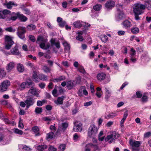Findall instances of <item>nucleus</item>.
Segmentation results:
<instances>
[{
	"mask_svg": "<svg viewBox=\"0 0 151 151\" xmlns=\"http://www.w3.org/2000/svg\"><path fill=\"white\" fill-rule=\"evenodd\" d=\"M146 8V5L139 3H136L132 6V11L134 14L135 19L139 20L140 18L139 15L142 14L144 12V10Z\"/></svg>",
	"mask_w": 151,
	"mask_h": 151,
	"instance_id": "f257e3e1",
	"label": "nucleus"
},
{
	"mask_svg": "<svg viewBox=\"0 0 151 151\" xmlns=\"http://www.w3.org/2000/svg\"><path fill=\"white\" fill-rule=\"evenodd\" d=\"M14 37L10 35H5L4 36V44L5 48L9 50L12 47V45L14 44V42L13 40Z\"/></svg>",
	"mask_w": 151,
	"mask_h": 151,
	"instance_id": "f03ea898",
	"label": "nucleus"
},
{
	"mask_svg": "<svg viewBox=\"0 0 151 151\" xmlns=\"http://www.w3.org/2000/svg\"><path fill=\"white\" fill-rule=\"evenodd\" d=\"M26 32V29L25 27L19 26L17 29V34L20 38L24 40L25 37V34Z\"/></svg>",
	"mask_w": 151,
	"mask_h": 151,
	"instance_id": "7ed1b4c3",
	"label": "nucleus"
},
{
	"mask_svg": "<svg viewBox=\"0 0 151 151\" xmlns=\"http://www.w3.org/2000/svg\"><path fill=\"white\" fill-rule=\"evenodd\" d=\"M98 131V129L95 125H91L88 129V137L90 138L94 137L97 133Z\"/></svg>",
	"mask_w": 151,
	"mask_h": 151,
	"instance_id": "20e7f679",
	"label": "nucleus"
},
{
	"mask_svg": "<svg viewBox=\"0 0 151 151\" xmlns=\"http://www.w3.org/2000/svg\"><path fill=\"white\" fill-rule=\"evenodd\" d=\"M141 144L140 141H133L132 140L129 141V144L132 147V151H139L140 149L139 147Z\"/></svg>",
	"mask_w": 151,
	"mask_h": 151,
	"instance_id": "39448f33",
	"label": "nucleus"
},
{
	"mask_svg": "<svg viewBox=\"0 0 151 151\" xmlns=\"http://www.w3.org/2000/svg\"><path fill=\"white\" fill-rule=\"evenodd\" d=\"M10 85V83L8 80L4 81L0 84V86L1 87L0 91L1 92L6 91Z\"/></svg>",
	"mask_w": 151,
	"mask_h": 151,
	"instance_id": "423d86ee",
	"label": "nucleus"
},
{
	"mask_svg": "<svg viewBox=\"0 0 151 151\" xmlns=\"http://www.w3.org/2000/svg\"><path fill=\"white\" fill-rule=\"evenodd\" d=\"M115 5V2L113 1L109 0L107 1L105 4V7L108 10H110L114 7Z\"/></svg>",
	"mask_w": 151,
	"mask_h": 151,
	"instance_id": "0eeeda50",
	"label": "nucleus"
},
{
	"mask_svg": "<svg viewBox=\"0 0 151 151\" xmlns=\"http://www.w3.org/2000/svg\"><path fill=\"white\" fill-rule=\"evenodd\" d=\"M25 102L26 104V109H27L30 106L34 104L35 101L32 98L30 97L27 98L25 101Z\"/></svg>",
	"mask_w": 151,
	"mask_h": 151,
	"instance_id": "6e6552de",
	"label": "nucleus"
},
{
	"mask_svg": "<svg viewBox=\"0 0 151 151\" xmlns=\"http://www.w3.org/2000/svg\"><path fill=\"white\" fill-rule=\"evenodd\" d=\"M68 126V123L64 122L62 123V127H59L58 128L57 133H60L61 132H64Z\"/></svg>",
	"mask_w": 151,
	"mask_h": 151,
	"instance_id": "1a4fd4ad",
	"label": "nucleus"
},
{
	"mask_svg": "<svg viewBox=\"0 0 151 151\" xmlns=\"http://www.w3.org/2000/svg\"><path fill=\"white\" fill-rule=\"evenodd\" d=\"M82 124L79 122H76L74 124V131L76 132H81L82 129Z\"/></svg>",
	"mask_w": 151,
	"mask_h": 151,
	"instance_id": "9d476101",
	"label": "nucleus"
},
{
	"mask_svg": "<svg viewBox=\"0 0 151 151\" xmlns=\"http://www.w3.org/2000/svg\"><path fill=\"white\" fill-rule=\"evenodd\" d=\"M10 52L12 55H20V52H19L18 48V47L16 45L10 51Z\"/></svg>",
	"mask_w": 151,
	"mask_h": 151,
	"instance_id": "9b49d317",
	"label": "nucleus"
},
{
	"mask_svg": "<svg viewBox=\"0 0 151 151\" xmlns=\"http://www.w3.org/2000/svg\"><path fill=\"white\" fill-rule=\"evenodd\" d=\"M75 85V83L73 81H68L67 82V88L69 89H72Z\"/></svg>",
	"mask_w": 151,
	"mask_h": 151,
	"instance_id": "f8f14e48",
	"label": "nucleus"
},
{
	"mask_svg": "<svg viewBox=\"0 0 151 151\" xmlns=\"http://www.w3.org/2000/svg\"><path fill=\"white\" fill-rule=\"evenodd\" d=\"M122 24L123 25L124 27L126 29H128L130 28L131 26V22L129 20H126L122 23Z\"/></svg>",
	"mask_w": 151,
	"mask_h": 151,
	"instance_id": "ddd939ff",
	"label": "nucleus"
},
{
	"mask_svg": "<svg viewBox=\"0 0 151 151\" xmlns=\"http://www.w3.org/2000/svg\"><path fill=\"white\" fill-rule=\"evenodd\" d=\"M20 151H31L32 149L26 145H20L19 146Z\"/></svg>",
	"mask_w": 151,
	"mask_h": 151,
	"instance_id": "4468645a",
	"label": "nucleus"
},
{
	"mask_svg": "<svg viewBox=\"0 0 151 151\" xmlns=\"http://www.w3.org/2000/svg\"><path fill=\"white\" fill-rule=\"evenodd\" d=\"M16 15H17L18 18L22 21L25 22L27 19V18L23 14H20L19 12L16 14Z\"/></svg>",
	"mask_w": 151,
	"mask_h": 151,
	"instance_id": "2eb2a0df",
	"label": "nucleus"
},
{
	"mask_svg": "<svg viewBox=\"0 0 151 151\" xmlns=\"http://www.w3.org/2000/svg\"><path fill=\"white\" fill-rule=\"evenodd\" d=\"M14 65L15 64L14 62H10L7 65L6 69L8 72H9L14 68Z\"/></svg>",
	"mask_w": 151,
	"mask_h": 151,
	"instance_id": "dca6fc26",
	"label": "nucleus"
},
{
	"mask_svg": "<svg viewBox=\"0 0 151 151\" xmlns=\"http://www.w3.org/2000/svg\"><path fill=\"white\" fill-rule=\"evenodd\" d=\"M3 5L6 6V8L9 9H11L12 8V6L17 5V4H16L14 3L12 1H10L9 2H6L5 3L3 4Z\"/></svg>",
	"mask_w": 151,
	"mask_h": 151,
	"instance_id": "f3484780",
	"label": "nucleus"
},
{
	"mask_svg": "<svg viewBox=\"0 0 151 151\" xmlns=\"http://www.w3.org/2000/svg\"><path fill=\"white\" fill-rule=\"evenodd\" d=\"M65 79V76H63L59 77L58 78H55L53 79H51L50 80V81L55 82L56 81L58 82L62 81L64 80Z\"/></svg>",
	"mask_w": 151,
	"mask_h": 151,
	"instance_id": "a211bd4d",
	"label": "nucleus"
},
{
	"mask_svg": "<svg viewBox=\"0 0 151 151\" xmlns=\"http://www.w3.org/2000/svg\"><path fill=\"white\" fill-rule=\"evenodd\" d=\"M82 22L81 21H77L74 22L73 25L75 27L80 28L82 26L83 24L82 23Z\"/></svg>",
	"mask_w": 151,
	"mask_h": 151,
	"instance_id": "6ab92c4d",
	"label": "nucleus"
},
{
	"mask_svg": "<svg viewBox=\"0 0 151 151\" xmlns=\"http://www.w3.org/2000/svg\"><path fill=\"white\" fill-rule=\"evenodd\" d=\"M64 98V97L63 96H62L60 97H58L57 100L55 101V103L58 105L62 104Z\"/></svg>",
	"mask_w": 151,
	"mask_h": 151,
	"instance_id": "aec40b11",
	"label": "nucleus"
},
{
	"mask_svg": "<svg viewBox=\"0 0 151 151\" xmlns=\"http://www.w3.org/2000/svg\"><path fill=\"white\" fill-rule=\"evenodd\" d=\"M47 41V39L44 38L42 36H38L36 42L38 43V42H40L42 43H45Z\"/></svg>",
	"mask_w": 151,
	"mask_h": 151,
	"instance_id": "412c9836",
	"label": "nucleus"
},
{
	"mask_svg": "<svg viewBox=\"0 0 151 151\" xmlns=\"http://www.w3.org/2000/svg\"><path fill=\"white\" fill-rule=\"evenodd\" d=\"M47 146L46 145H39L37 146V149L39 151H43L47 148Z\"/></svg>",
	"mask_w": 151,
	"mask_h": 151,
	"instance_id": "4be33fe9",
	"label": "nucleus"
},
{
	"mask_svg": "<svg viewBox=\"0 0 151 151\" xmlns=\"http://www.w3.org/2000/svg\"><path fill=\"white\" fill-rule=\"evenodd\" d=\"M17 68L18 71L20 73L22 72L24 70L23 65L19 63L17 64Z\"/></svg>",
	"mask_w": 151,
	"mask_h": 151,
	"instance_id": "5701e85b",
	"label": "nucleus"
},
{
	"mask_svg": "<svg viewBox=\"0 0 151 151\" xmlns=\"http://www.w3.org/2000/svg\"><path fill=\"white\" fill-rule=\"evenodd\" d=\"M106 77V75L104 73H99L97 76L98 79L99 81L104 80Z\"/></svg>",
	"mask_w": 151,
	"mask_h": 151,
	"instance_id": "b1692460",
	"label": "nucleus"
},
{
	"mask_svg": "<svg viewBox=\"0 0 151 151\" xmlns=\"http://www.w3.org/2000/svg\"><path fill=\"white\" fill-rule=\"evenodd\" d=\"M29 91L32 95L36 96L37 97L38 96V94L37 92L36 88L31 87V88L29 90Z\"/></svg>",
	"mask_w": 151,
	"mask_h": 151,
	"instance_id": "393cba45",
	"label": "nucleus"
},
{
	"mask_svg": "<svg viewBox=\"0 0 151 151\" xmlns=\"http://www.w3.org/2000/svg\"><path fill=\"white\" fill-rule=\"evenodd\" d=\"M40 46L42 49L47 50L50 47V45L49 43L45 45L44 43H42L40 44Z\"/></svg>",
	"mask_w": 151,
	"mask_h": 151,
	"instance_id": "a878e982",
	"label": "nucleus"
},
{
	"mask_svg": "<svg viewBox=\"0 0 151 151\" xmlns=\"http://www.w3.org/2000/svg\"><path fill=\"white\" fill-rule=\"evenodd\" d=\"M102 7V6L101 5L97 4L93 6V9L96 11H98L101 10Z\"/></svg>",
	"mask_w": 151,
	"mask_h": 151,
	"instance_id": "bb28decb",
	"label": "nucleus"
},
{
	"mask_svg": "<svg viewBox=\"0 0 151 151\" xmlns=\"http://www.w3.org/2000/svg\"><path fill=\"white\" fill-rule=\"evenodd\" d=\"M93 145L92 143L87 144L85 146V151H90L91 148H93Z\"/></svg>",
	"mask_w": 151,
	"mask_h": 151,
	"instance_id": "cd10ccee",
	"label": "nucleus"
},
{
	"mask_svg": "<svg viewBox=\"0 0 151 151\" xmlns=\"http://www.w3.org/2000/svg\"><path fill=\"white\" fill-rule=\"evenodd\" d=\"M25 82L27 88H29L31 86L34 84L32 81L30 79L29 80Z\"/></svg>",
	"mask_w": 151,
	"mask_h": 151,
	"instance_id": "c85d7f7f",
	"label": "nucleus"
},
{
	"mask_svg": "<svg viewBox=\"0 0 151 151\" xmlns=\"http://www.w3.org/2000/svg\"><path fill=\"white\" fill-rule=\"evenodd\" d=\"M111 135L112 139H115L118 138L119 136V135L115 132H112Z\"/></svg>",
	"mask_w": 151,
	"mask_h": 151,
	"instance_id": "c756f323",
	"label": "nucleus"
},
{
	"mask_svg": "<svg viewBox=\"0 0 151 151\" xmlns=\"http://www.w3.org/2000/svg\"><path fill=\"white\" fill-rule=\"evenodd\" d=\"M125 17V15L124 13L122 12H120L118 14L117 16V18L119 19H121Z\"/></svg>",
	"mask_w": 151,
	"mask_h": 151,
	"instance_id": "7c9ffc66",
	"label": "nucleus"
},
{
	"mask_svg": "<svg viewBox=\"0 0 151 151\" xmlns=\"http://www.w3.org/2000/svg\"><path fill=\"white\" fill-rule=\"evenodd\" d=\"M6 75V73L4 68H0V77L3 78Z\"/></svg>",
	"mask_w": 151,
	"mask_h": 151,
	"instance_id": "2f4dec72",
	"label": "nucleus"
},
{
	"mask_svg": "<svg viewBox=\"0 0 151 151\" xmlns=\"http://www.w3.org/2000/svg\"><path fill=\"white\" fill-rule=\"evenodd\" d=\"M139 29L136 27L132 28L131 31L132 33L134 34H136L139 32Z\"/></svg>",
	"mask_w": 151,
	"mask_h": 151,
	"instance_id": "473e14b6",
	"label": "nucleus"
},
{
	"mask_svg": "<svg viewBox=\"0 0 151 151\" xmlns=\"http://www.w3.org/2000/svg\"><path fill=\"white\" fill-rule=\"evenodd\" d=\"M38 78L42 81H45L47 79V76L42 74H40L38 75Z\"/></svg>",
	"mask_w": 151,
	"mask_h": 151,
	"instance_id": "72a5a7b5",
	"label": "nucleus"
},
{
	"mask_svg": "<svg viewBox=\"0 0 151 151\" xmlns=\"http://www.w3.org/2000/svg\"><path fill=\"white\" fill-rule=\"evenodd\" d=\"M105 89L106 91V95L105 98L106 99H107L111 96V92L107 88H106Z\"/></svg>",
	"mask_w": 151,
	"mask_h": 151,
	"instance_id": "f704fd0d",
	"label": "nucleus"
},
{
	"mask_svg": "<svg viewBox=\"0 0 151 151\" xmlns=\"http://www.w3.org/2000/svg\"><path fill=\"white\" fill-rule=\"evenodd\" d=\"M36 26L34 24H30L27 26V28L28 30L31 31L34 30L36 28Z\"/></svg>",
	"mask_w": 151,
	"mask_h": 151,
	"instance_id": "c9c22d12",
	"label": "nucleus"
},
{
	"mask_svg": "<svg viewBox=\"0 0 151 151\" xmlns=\"http://www.w3.org/2000/svg\"><path fill=\"white\" fill-rule=\"evenodd\" d=\"M54 137V134L52 132H50L47 134L46 137L47 139H52Z\"/></svg>",
	"mask_w": 151,
	"mask_h": 151,
	"instance_id": "e433bc0d",
	"label": "nucleus"
},
{
	"mask_svg": "<svg viewBox=\"0 0 151 151\" xmlns=\"http://www.w3.org/2000/svg\"><path fill=\"white\" fill-rule=\"evenodd\" d=\"M38 76L36 72H34L32 75V77L34 79L36 83H38L39 82V81L38 80Z\"/></svg>",
	"mask_w": 151,
	"mask_h": 151,
	"instance_id": "4c0bfd02",
	"label": "nucleus"
},
{
	"mask_svg": "<svg viewBox=\"0 0 151 151\" xmlns=\"http://www.w3.org/2000/svg\"><path fill=\"white\" fill-rule=\"evenodd\" d=\"M4 120L6 124H12L13 126L15 125L14 122V121H10L8 119L6 118H4Z\"/></svg>",
	"mask_w": 151,
	"mask_h": 151,
	"instance_id": "58836bf2",
	"label": "nucleus"
},
{
	"mask_svg": "<svg viewBox=\"0 0 151 151\" xmlns=\"http://www.w3.org/2000/svg\"><path fill=\"white\" fill-rule=\"evenodd\" d=\"M63 45H64V46L65 47V49L68 50V51L70 49V46L69 45V44H68L67 42H64L63 43Z\"/></svg>",
	"mask_w": 151,
	"mask_h": 151,
	"instance_id": "ea45409f",
	"label": "nucleus"
},
{
	"mask_svg": "<svg viewBox=\"0 0 151 151\" xmlns=\"http://www.w3.org/2000/svg\"><path fill=\"white\" fill-rule=\"evenodd\" d=\"M5 30L7 31L13 32L16 31L15 29H13L12 27H9L5 29Z\"/></svg>",
	"mask_w": 151,
	"mask_h": 151,
	"instance_id": "a19ab883",
	"label": "nucleus"
},
{
	"mask_svg": "<svg viewBox=\"0 0 151 151\" xmlns=\"http://www.w3.org/2000/svg\"><path fill=\"white\" fill-rule=\"evenodd\" d=\"M108 38L105 35H103L101 37V41L104 42L107 41Z\"/></svg>",
	"mask_w": 151,
	"mask_h": 151,
	"instance_id": "79ce46f5",
	"label": "nucleus"
},
{
	"mask_svg": "<svg viewBox=\"0 0 151 151\" xmlns=\"http://www.w3.org/2000/svg\"><path fill=\"white\" fill-rule=\"evenodd\" d=\"M43 69L44 71L46 73L50 72V69L46 65H44L43 67Z\"/></svg>",
	"mask_w": 151,
	"mask_h": 151,
	"instance_id": "37998d69",
	"label": "nucleus"
},
{
	"mask_svg": "<svg viewBox=\"0 0 151 151\" xmlns=\"http://www.w3.org/2000/svg\"><path fill=\"white\" fill-rule=\"evenodd\" d=\"M42 111V109L41 107H36L35 109V112L39 114Z\"/></svg>",
	"mask_w": 151,
	"mask_h": 151,
	"instance_id": "c03bdc74",
	"label": "nucleus"
},
{
	"mask_svg": "<svg viewBox=\"0 0 151 151\" xmlns=\"http://www.w3.org/2000/svg\"><path fill=\"white\" fill-rule=\"evenodd\" d=\"M14 132L15 133L20 135H22L23 133V132L21 130H19L18 129H15L14 130Z\"/></svg>",
	"mask_w": 151,
	"mask_h": 151,
	"instance_id": "a18cd8bd",
	"label": "nucleus"
},
{
	"mask_svg": "<svg viewBox=\"0 0 151 151\" xmlns=\"http://www.w3.org/2000/svg\"><path fill=\"white\" fill-rule=\"evenodd\" d=\"M78 69L80 72L83 74H84L86 73L84 68L82 66H79Z\"/></svg>",
	"mask_w": 151,
	"mask_h": 151,
	"instance_id": "49530a36",
	"label": "nucleus"
},
{
	"mask_svg": "<svg viewBox=\"0 0 151 151\" xmlns=\"http://www.w3.org/2000/svg\"><path fill=\"white\" fill-rule=\"evenodd\" d=\"M116 115V113H111L107 115L108 118H113Z\"/></svg>",
	"mask_w": 151,
	"mask_h": 151,
	"instance_id": "de8ad7c7",
	"label": "nucleus"
},
{
	"mask_svg": "<svg viewBox=\"0 0 151 151\" xmlns=\"http://www.w3.org/2000/svg\"><path fill=\"white\" fill-rule=\"evenodd\" d=\"M42 119L45 121L47 122H50L52 120L50 116L44 117Z\"/></svg>",
	"mask_w": 151,
	"mask_h": 151,
	"instance_id": "09e8293b",
	"label": "nucleus"
},
{
	"mask_svg": "<svg viewBox=\"0 0 151 151\" xmlns=\"http://www.w3.org/2000/svg\"><path fill=\"white\" fill-rule=\"evenodd\" d=\"M29 40L33 42H35L36 40L35 37L34 36L31 35L29 36Z\"/></svg>",
	"mask_w": 151,
	"mask_h": 151,
	"instance_id": "8fccbe9b",
	"label": "nucleus"
},
{
	"mask_svg": "<svg viewBox=\"0 0 151 151\" xmlns=\"http://www.w3.org/2000/svg\"><path fill=\"white\" fill-rule=\"evenodd\" d=\"M93 151H100V149L99 148L98 146L97 145H93Z\"/></svg>",
	"mask_w": 151,
	"mask_h": 151,
	"instance_id": "3c124183",
	"label": "nucleus"
},
{
	"mask_svg": "<svg viewBox=\"0 0 151 151\" xmlns=\"http://www.w3.org/2000/svg\"><path fill=\"white\" fill-rule=\"evenodd\" d=\"M79 137L80 136L78 135L77 133H75L73 136V139L74 140L77 141Z\"/></svg>",
	"mask_w": 151,
	"mask_h": 151,
	"instance_id": "603ef678",
	"label": "nucleus"
},
{
	"mask_svg": "<svg viewBox=\"0 0 151 151\" xmlns=\"http://www.w3.org/2000/svg\"><path fill=\"white\" fill-rule=\"evenodd\" d=\"M2 11L4 14V16H5V17L7 14L10 13V11L7 9L4 10Z\"/></svg>",
	"mask_w": 151,
	"mask_h": 151,
	"instance_id": "864d4df0",
	"label": "nucleus"
},
{
	"mask_svg": "<svg viewBox=\"0 0 151 151\" xmlns=\"http://www.w3.org/2000/svg\"><path fill=\"white\" fill-rule=\"evenodd\" d=\"M66 22L65 21H63L61 22L59 24V25L61 27H63L65 25Z\"/></svg>",
	"mask_w": 151,
	"mask_h": 151,
	"instance_id": "5fc2aeb1",
	"label": "nucleus"
},
{
	"mask_svg": "<svg viewBox=\"0 0 151 151\" xmlns=\"http://www.w3.org/2000/svg\"><path fill=\"white\" fill-rule=\"evenodd\" d=\"M48 150L49 151H56L57 149L53 146H50L49 147Z\"/></svg>",
	"mask_w": 151,
	"mask_h": 151,
	"instance_id": "6e6d98bb",
	"label": "nucleus"
},
{
	"mask_svg": "<svg viewBox=\"0 0 151 151\" xmlns=\"http://www.w3.org/2000/svg\"><path fill=\"white\" fill-rule=\"evenodd\" d=\"M65 145L64 144H61L59 146V149L61 151H63V150L65 149Z\"/></svg>",
	"mask_w": 151,
	"mask_h": 151,
	"instance_id": "4d7b16f0",
	"label": "nucleus"
},
{
	"mask_svg": "<svg viewBox=\"0 0 151 151\" xmlns=\"http://www.w3.org/2000/svg\"><path fill=\"white\" fill-rule=\"evenodd\" d=\"M76 39L77 40L80 41H81L83 40V37L81 35H78L76 36Z\"/></svg>",
	"mask_w": 151,
	"mask_h": 151,
	"instance_id": "13d9d810",
	"label": "nucleus"
},
{
	"mask_svg": "<svg viewBox=\"0 0 151 151\" xmlns=\"http://www.w3.org/2000/svg\"><path fill=\"white\" fill-rule=\"evenodd\" d=\"M32 130L34 132H37L39 131V128L37 126H34L33 127Z\"/></svg>",
	"mask_w": 151,
	"mask_h": 151,
	"instance_id": "bf43d9fd",
	"label": "nucleus"
},
{
	"mask_svg": "<svg viewBox=\"0 0 151 151\" xmlns=\"http://www.w3.org/2000/svg\"><path fill=\"white\" fill-rule=\"evenodd\" d=\"M18 127L22 129L24 128V125L22 123V120L21 119L19 121Z\"/></svg>",
	"mask_w": 151,
	"mask_h": 151,
	"instance_id": "052dcab7",
	"label": "nucleus"
},
{
	"mask_svg": "<svg viewBox=\"0 0 151 151\" xmlns=\"http://www.w3.org/2000/svg\"><path fill=\"white\" fill-rule=\"evenodd\" d=\"M5 18V17L4 16V14L2 11H1L0 10V18L4 19Z\"/></svg>",
	"mask_w": 151,
	"mask_h": 151,
	"instance_id": "680f3d73",
	"label": "nucleus"
},
{
	"mask_svg": "<svg viewBox=\"0 0 151 151\" xmlns=\"http://www.w3.org/2000/svg\"><path fill=\"white\" fill-rule=\"evenodd\" d=\"M136 95H137V97L138 98H140L142 96V94L141 93L140 91H138L136 93Z\"/></svg>",
	"mask_w": 151,
	"mask_h": 151,
	"instance_id": "e2e57ef3",
	"label": "nucleus"
},
{
	"mask_svg": "<svg viewBox=\"0 0 151 151\" xmlns=\"http://www.w3.org/2000/svg\"><path fill=\"white\" fill-rule=\"evenodd\" d=\"M142 101L143 102H146L147 100V97L146 96H143L141 99Z\"/></svg>",
	"mask_w": 151,
	"mask_h": 151,
	"instance_id": "0e129e2a",
	"label": "nucleus"
},
{
	"mask_svg": "<svg viewBox=\"0 0 151 151\" xmlns=\"http://www.w3.org/2000/svg\"><path fill=\"white\" fill-rule=\"evenodd\" d=\"M45 84L44 83H40L39 84V87L42 89L44 88H45Z\"/></svg>",
	"mask_w": 151,
	"mask_h": 151,
	"instance_id": "69168bd1",
	"label": "nucleus"
},
{
	"mask_svg": "<svg viewBox=\"0 0 151 151\" xmlns=\"http://www.w3.org/2000/svg\"><path fill=\"white\" fill-rule=\"evenodd\" d=\"M136 50L139 53H141L143 51L142 47L140 46L138 47L136 49Z\"/></svg>",
	"mask_w": 151,
	"mask_h": 151,
	"instance_id": "338daca9",
	"label": "nucleus"
},
{
	"mask_svg": "<svg viewBox=\"0 0 151 151\" xmlns=\"http://www.w3.org/2000/svg\"><path fill=\"white\" fill-rule=\"evenodd\" d=\"M151 135V132H147L144 134V136L145 138L149 137Z\"/></svg>",
	"mask_w": 151,
	"mask_h": 151,
	"instance_id": "774afa93",
	"label": "nucleus"
}]
</instances>
